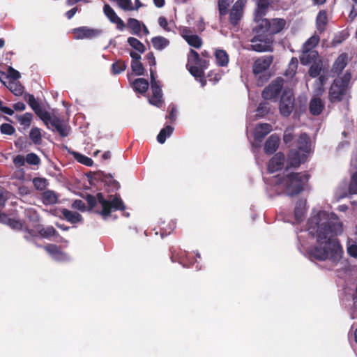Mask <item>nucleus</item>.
I'll list each match as a JSON object with an SVG mask.
<instances>
[{
    "mask_svg": "<svg viewBox=\"0 0 357 357\" xmlns=\"http://www.w3.org/2000/svg\"><path fill=\"white\" fill-rule=\"evenodd\" d=\"M128 27L131 29L134 35L139 36L142 31L141 22L135 18H129L127 22Z\"/></svg>",
    "mask_w": 357,
    "mask_h": 357,
    "instance_id": "nucleus-33",
    "label": "nucleus"
},
{
    "mask_svg": "<svg viewBox=\"0 0 357 357\" xmlns=\"http://www.w3.org/2000/svg\"><path fill=\"white\" fill-rule=\"evenodd\" d=\"M273 130L272 126L269 123H259L254 130V138L256 142H261L264 137Z\"/></svg>",
    "mask_w": 357,
    "mask_h": 357,
    "instance_id": "nucleus-16",
    "label": "nucleus"
},
{
    "mask_svg": "<svg viewBox=\"0 0 357 357\" xmlns=\"http://www.w3.org/2000/svg\"><path fill=\"white\" fill-rule=\"evenodd\" d=\"M188 70L197 80L204 75V70L196 66H190Z\"/></svg>",
    "mask_w": 357,
    "mask_h": 357,
    "instance_id": "nucleus-55",
    "label": "nucleus"
},
{
    "mask_svg": "<svg viewBox=\"0 0 357 357\" xmlns=\"http://www.w3.org/2000/svg\"><path fill=\"white\" fill-rule=\"evenodd\" d=\"M8 77L13 79L12 82H17V80L20 77V73L12 67H9L8 68Z\"/></svg>",
    "mask_w": 357,
    "mask_h": 357,
    "instance_id": "nucleus-59",
    "label": "nucleus"
},
{
    "mask_svg": "<svg viewBox=\"0 0 357 357\" xmlns=\"http://www.w3.org/2000/svg\"><path fill=\"white\" fill-rule=\"evenodd\" d=\"M319 54L317 51L303 48L302 54L300 56V61L303 65H308L317 60Z\"/></svg>",
    "mask_w": 357,
    "mask_h": 357,
    "instance_id": "nucleus-21",
    "label": "nucleus"
},
{
    "mask_svg": "<svg viewBox=\"0 0 357 357\" xmlns=\"http://www.w3.org/2000/svg\"><path fill=\"white\" fill-rule=\"evenodd\" d=\"M243 6L244 5L241 0H238L232 6L229 11V22L232 26L238 25L243 15Z\"/></svg>",
    "mask_w": 357,
    "mask_h": 357,
    "instance_id": "nucleus-11",
    "label": "nucleus"
},
{
    "mask_svg": "<svg viewBox=\"0 0 357 357\" xmlns=\"http://www.w3.org/2000/svg\"><path fill=\"white\" fill-rule=\"evenodd\" d=\"M73 32L75 34V39H92L100 36L102 33V30L91 29L87 26H81L74 29Z\"/></svg>",
    "mask_w": 357,
    "mask_h": 357,
    "instance_id": "nucleus-10",
    "label": "nucleus"
},
{
    "mask_svg": "<svg viewBox=\"0 0 357 357\" xmlns=\"http://www.w3.org/2000/svg\"><path fill=\"white\" fill-rule=\"evenodd\" d=\"M173 128L171 126H166L163 128L157 136V140L160 144H164L167 137L170 136L173 132Z\"/></svg>",
    "mask_w": 357,
    "mask_h": 357,
    "instance_id": "nucleus-36",
    "label": "nucleus"
},
{
    "mask_svg": "<svg viewBox=\"0 0 357 357\" xmlns=\"http://www.w3.org/2000/svg\"><path fill=\"white\" fill-rule=\"evenodd\" d=\"M301 164V154L298 150L291 149L287 159V169L289 168H297Z\"/></svg>",
    "mask_w": 357,
    "mask_h": 357,
    "instance_id": "nucleus-22",
    "label": "nucleus"
},
{
    "mask_svg": "<svg viewBox=\"0 0 357 357\" xmlns=\"http://www.w3.org/2000/svg\"><path fill=\"white\" fill-rule=\"evenodd\" d=\"M349 193L350 195L357 194V172H355L351 177V181L349 185Z\"/></svg>",
    "mask_w": 357,
    "mask_h": 357,
    "instance_id": "nucleus-51",
    "label": "nucleus"
},
{
    "mask_svg": "<svg viewBox=\"0 0 357 357\" xmlns=\"http://www.w3.org/2000/svg\"><path fill=\"white\" fill-rule=\"evenodd\" d=\"M351 74L346 72L341 77L335 79L331 84L328 91V100L332 104L340 102L344 100L349 101L351 98L349 91V84Z\"/></svg>",
    "mask_w": 357,
    "mask_h": 357,
    "instance_id": "nucleus-4",
    "label": "nucleus"
},
{
    "mask_svg": "<svg viewBox=\"0 0 357 357\" xmlns=\"http://www.w3.org/2000/svg\"><path fill=\"white\" fill-rule=\"evenodd\" d=\"M215 56L217 64L219 66H227L229 63V56L226 51L218 50L215 51Z\"/></svg>",
    "mask_w": 357,
    "mask_h": 357,
    "instance_id": "nucleus-32",
    "label": "nucleus"
},
{
    "mask_svg": "<svg viewBox=\"0 0 357 357\" xmlns=\"http://www.w3.org/2000/svg\"><path fill=\"white\" fill-rule=\"evenodd\" d=\"M26 213L30 221L36 222L39 221V215H38L36 211L29 209L26 211Z\"/></svg>",
    "mask_w": 357,
    "mask_h": 357,
    "instance_id": "nucleus-61",
    "label": "nucleus"
},
{
    "mask_svg": "<svg viewBox=\"0 0 357 357\" xmlns=\"http://www.w3.org/2000/svg\"><path fill=\"white\" fill-rule=\"evenodd\" d=\"M25 160L31 165H38L40 163V158L34 153H28L25 157Z\"/></svg>",
    "mask_w": 357,
    "mask_h": 357,
    "instance_id": "nucleus-53",
    "label": "nucleus"
},
{
    "mask_svg": "<svg viewBox=\"0 0 357 357\" xmlns=\"http://www.w3.org/2000/svg\"><path fill=\"white\" fill-rule=\"evenodd\" d=\"M24 96L28 105L43 121L49 119V112L42 108L33 94L25 93Z\"/></svg>",
    "mask_w": 357,
    "mask_h": 357,
    "instance_id": "nucleus-9",
    "label": "nucleus"
},
{
    "mask_svg": "<svg viewBox=\"0 0 357 357\" xmlns=\"http://www.w3.org/2000/svg\"><path fill=\"white\" fill-rule=\"evenodd\" d=\"M73 208L79 209L80 211H85L86 205L84 202L80 199H76L72 204Z\"/></svg>",
    "mask_w": 357,
    "mask_h": 357,
    "instance_id": "nucleus-62",
    "label": "nucleus"
},
{
    "mask_svg": "<svg viewBox=\"0 0 357 357\" xmlns=\"http://www.w3.org/2000/svg\"><path fill=\"white\" fill-rule=\"evenodd\" d=\"M75 158L81 164L84 165L87 167H91L93 164V161L91 158H89L79 153H74Z\"/></svg>",
    "mask_w": 357,
    "mask_h": 357,
    "instance_id": "nucleus-45",
    "label": "nucleus"
},
{
    "mask_svg": "<svg viewBox=\"0 0 357 357\" xmlns=\"http://www.w3.org/2000/svg\"><path fill=\"white\" fill-rule=\"evenodd\" d=\"M293 128H287L284 130V135H283V142L286 145L291 146L292 142L294 140L295 135L293 132Z\"/></svg>",
    "mask_w": 357,
    "mask_h": 357,
    "instance_id": "nucleus-47",
    "label": "nucleus"
},
{
    "mask_svg": "<svg viewBox=\"0 0 357 357\" xmlns=\"http://www.w3.org/2000/svg\"><path fill=\"white\" fill-rule=\"evenodd\" d=\"M294 106V98L292 96H288L283 94L281 96L280 101V114L285 117L289 116Z\"/></svg>",
    "mask_w": 357,
    "mask_h": 357,
    "instance_id": "nucleus-15",
    "label": "nucleus"
},
{
    "mask_svg": "<svg viewBox=\"0 0 357 357\" xmlns=\"http://www.w3.org/2000/svg\"><path fill=\"white\" fill-rule=\"evenodd\" d=\"M348 254L355 258H357V245H351L347 248Z\"/></svg>",
    "mask_w": 357,
    "mask_h": 357,
    "instance_id": "nucleus-64",
    "label": "nucleus"
},
{
    "mask_svg": "<svg viewBox=\"0 0 357 357\" xmlns=\"http://www.w3.org/2000/svg\"><path fill=\"white\" fill-rule=\"evenodd\" d=\"M131 68L136 75L140 76L144 74L145 69L144 68L142 63L140 61H132Z\"/></svg>",
    "mask_w": 357,
    "mask_h": 357,
    "instance_id": "nucleus-44",
    "label": "nucleus"
},
{
    "mask_svg": "<svg viewBox=\"0 0 357 357\" xmlns=\"http://www.w3.org/2000/svg\"><path fill=\"white\" fill-rule=\"evenodd\" d=\"M319 42V37L317 36H313L308 38L304 43L303 48L312 50L315 46L318 45Z\"/></svg>",
    "mask_w": 357,
    "mask_h": 357,
    "instance_id": "nucleus-52",
    "label": "nucleus"
},
{
    "mask_svg": "<svg viewBox=\"0 0 357 357\" xmlns=\"http://www.w3.org/2000/svg\"><path fill=\"white\" fill-rule=\"evenodd\" d=\"M283 79L278 77L263 90L261 96L265 100H271L277 98L283 88Z\"/></svg>",
    "mask_w": 357,
    "mask_h": 357,
    "instance_id": "nucleus-8",
    "label": "nucleus"
},
{
    "mask_svg": "<svg viewBox=\"0 0 357 357\" xmlns=\"http://www.w3.org/2000/svg\"><path fill=\"white\" fill-rule=\"evenodd\" d=\"M298 65V59L296 57H292L284 75L289 78H292L296 75Z\"/></svg>",
    "mask_w": 357,
    "mask_h": 357,
    "instance_id": "nucleus-34",
    "label": "nucleus"
},
{
    "mask_svg": "<svg viewBox=\"0 0 357 357\" xmlns=\"http://www.w3.org/2000/svg\"><path fill=\"white\" fill-rule=\"evenodd\" d=\"M231 3V0H218V12L220 18L228 13Z\"/></svg>",
    "mask_w": 357,
    "mask_h": 357,
    "instance_id": "nucleus-39",
    "label": "nucleus"
},
{
    "mask_svg": "<svg viewBox=\"0 0 357 357\" xmlns=\"http://www.w3.org/2000/svg\"><path fill=\"white\" fill-rule=\"evenodd\" d=\"M328 23L327 13L324 10H321L318 13L316 18V26L319 33H323Z\"/></svg>",
    "mask_w": 357,
    "mask_h": 357,
    "instance_id": "nucleus-27",
    "label": "nucleus"
},
{
    "mask_svg": "<svg viewBox=\"0 0 357 357\" xmlns=\"http://www.w3.org/2000/svg\"><path fill=\"white\" fill-rule=\"evenodd\" d=\"M103 12L112 23L119 17L113 8L107 3L104 5Z\"/></svg>",
    "mask_w": 357,
    "mask_h": 357,
    "instance_id": "nucleus-46",
    "label": "nucleus"
},
{
    "mask_svg": "<svg viewBox=\"0 0 357 357\" xmlns=\"http://www.w3.org/2000/svg\"><path fill=\"white\" fill-rule=\"evenodd\" d=\"M29 137L34 144H41L42 135L40 129L37 127L32 128L29 132Z\"/></svg>",
    "mask_w": 357,
    "mask_h": 357,
    "instance_id": "nucleus-38",
    "label": "nucleus"
},
{
    "mask_svg": "<svg viewBox=\"0 0 357 357\" xmlns=\"http://www.w3.org/2000/svg\"><path fill=\"white\" fill-rule=\"evenodd\" d=\"M319 80L321 82L319 86L314 90V95L312 96H317V97H320L323 95L324 92V77L323 76H321L319 77Z\"/></svg>",
    "mask_w": 357,
    "mask_h": 357,
    "instance_id": "nucleus-58",
    "label": "nucleus"
},
{
    "mask_svg": "<svg viewBox=\"0 0 357 357\" xmlns=\"http://www.w3.org/2000/svg\"><path fill=\"white\" fill-rule=\"evenodd\" d=\"M48 129L52 131H57L61 137H66L69 135L70 127L66 125L63 120L49 112V119L43 121Z\"/></svg>",
    "mask_w": 357,
    "mask_h": 357,
    "instance_id": "nucleus-7",
    "label": "nucleus"
},
{
    "mask_svg": "<svg viewBox=\"0 0 357 357\" xmlns=\"http://www.w3.org/2000/svg\"><path fill=\"white\" fill-rule=\"evenodd\" d=\"M270 111L269 103L267 102H260L257 109V115L259 117H264Z\"/></svg>",
    "mask_w": 357,
    "mask_h": 357,
    "instance_id": "nucleus-49",
    "label": "nucleus"
},
{
    "mask_svg": "<svg viewBox=\"0 0 357 357\" xmlns=\"http://www.w3.org/2000/svg\"><path fill=\"white\" fill-rule=\"evenodd\" d=\"M8 89L15 96H21L24 92V86L19 82H9Z\"/></svg>",
    "mask_w": 357,
    "mask_h": 357,
    "instance_id": "nucleus-41",
    "label": "nucleus"
},
{
    "mask_svg": "<svg viewBox=\"0 0 357 357\" xmlns=\"http://www.w3.org/2000/svg\"><path fill=\"white\" fill-rule=\"evenodd\" d=\"M13 162L16 167H20L25 165V158L22 155H17L14 157Z\"/></svg>",
    "mask_w": 357,
    "mask_h": 357,
    "instance_id": "nucleus-60",
    "label": "nucleus"
},
{
    "mask_svg": "<svg viewBox=\"0 0 357 357\" xmlns=\"http://www.w3.org/2000/svg\"><path fill=\"white\" fill-rule=\"evenodd\" d=\"M158 23H159V25L164 30L167 31H170V29L168 27V22L165 17H163V16L160 17L158 19Z\"/></svg>",
    "mask_w": 357,
    "mask_h": 357,
    "instance_id": "nucleus-63",
    "label": "nucleus"
},
{
    "mask_svg": "<svg viewBox=\"0 0 357 357\" xmlns=\"http://www.w3.org/2000/svg\"><path fill=\"white\" fill-rule=\"evenodd\" d=\"M285 162L284 154L282 152L276 153L268 161V171L274 173L283 169Z\"/></svg>",
    "mask_w": 357,
    "mask_h": 357,
    "instance_id": "nucleus-13",
    "label": "nucleus"
},
{
    "mask_svg": "<svg viewBox=\"0 0 357 357\" xmlns=\"http://www.w3.org/2000/svg\"><path fill=\"white\" fill-rule=\"evenodd\" d=\"M0 131L3 135H11L15 132V129L9 123H3L0 126Z\"/></svg>",
    "mask_w": 357,
    "mask_h": 357,
    "instance_id": "nucleus-56",
    "label": "nucleus"
},
{
    "mask_svg": "<svg viewBox=\"0 0 357 357\" xmlns=\"http://www.w3.org/2000/svg\"><path fill=\"white\" fill-rule=\"evenodd\" d=\"M255 36L250 40V50L257 52H273V38L264 33L259 31L255 26L252 29Z\"/></svg>",
    "mask_w": 357,
    "mask_h": 357,
    "instance_id": "nucleus-6",
    "label": "nucleus"
},
{
    "mask_svg": "<svg viewBox=\"0 0 357 357\" xmlns=\"http://www.w3.org/2000/svg\"><path fill=\"white\" fill-rule=\"evenodd\" d=\"M16 119L22 126V128L23 130H26L31 124L33 114L30 112H26L22 115L17 116Z\"/></svg>",
    "mask_w": 357,
    "mask_h": 357,
    "instance_id": "nucleus-30",
    "label": "nucleus"
},
{
    "mask_svg": "<svg viewBox=\"0 0 357 357\" xmlns=\"http://www.w3.org/2000/svg\"><path fill=\"white\" fill-rule=\"evenodd\" d=\"M271 3V0H257V9L255 11V20L264 18L266 15L268 8Z\"/></svg>",
    "mask_w": 357,
    "mask_h": 357,
    "instance_id": "nucleus-24",
    "label": "nucleus"
},
{
    "mask_svg": "<svg viewBox=\"0 0 357 357\" xmlns=\"http://www.w3.org/2000/svg\"><path fill=\"white\" fill-rule=\"evenodd\" d=\"M310 174L306 172L290 173L278 178L276 184L282 185L287 195L293 197L303 191L304 186L308 182Z\"/></svg>",
    "mask_w": 357,
    "mask_h": 357,
    "instance_id": "nucleus-3",
    "label": "nucleus"
},
{
    "mask_svg": "<svg viewBox=\"0 0 357 357\" xmlns=\"http://www.w3.org/2000/svg\"><path fill=\"white\" fill-rule=\"evenodd\" d=\"M287 22L283 18H259L256 20V26L259 31L267 36H273L281 32L285 27Z\"/></svg>",
    "mask_w": 357,
    "mask_h": 357,
    "instance_id": "nucleus-5",
    "label": "nucleus"
},
{
    "mask_svg": "<svg viewBox=\"0 0 357 357\" xmlns=\"http://www.w3.org/2000/svg\"><path fill=\"white\" fill-rule=\"evenodd\" d=\"M185 41L188 43L190 46L197 49L200 48L203 43L202 38L196 34H193L191 35L190 37H188Z\"/></svg>",
    "mask_w": 357,
    "mask_h": 357,
    "instance_id": "nucleus-42",
    "label": "nucleus"
},
{
    "mask_svg": "<svg viewBox=\"0 0 357 357\" xmlns=\"http://www.w3.org/2000/svg\"><path fill=\"white\" fill-rule=\"evenodd\" d=\"M126 68V64L124 61L119 60L112 65V71L114 75L120 74Z\"/></svg>",
    "mask_w": 357,
    "mask_h": 357,
    "instance_id": "nucleus-48",
    "label": "nucleus"
},
{
    "mask_svg": "<svg viewBox=\"0 0 357 357\" xmlns=\"http://www.w3.org/2000/svg\"><path fill=\"white\" fill-rule=\"evenodd\" d=\"M280 139L277 134H272L264 144V150L266 154L271 155L278 149Z\"/></svg>",
    "mask_w": 357,
    "mask_h": 357,
    "instance_id": "nucleus-18",
    "label": "nucleus"
},
{
    "mask_svg": "<svg viewBox=\"0 0 357 357\" xmlns=\"http://www.w3.org/2000/svg\"><path fill=\"white\" fill-rule=\"evenodd\" d=\"M296 147L298 151L309 153L311 149V140L306 133H301L296 141Z\"/></svg>",
    "mask_w": 357,
    "mask_h": 357,
    "instance_id": "nucleus-23",
    "label": "nucleus"
},
{
    "mask_svg": "<svg viewBox=\"0 0 357 357\" xmlns=\"http://www.w3.org/2000/svg\"><path fill=\"white\" fill-rule=\"evenodd\" d=\"M45 250L54 257L62 255L63 253L59 246L55 244H47L44 246Z\"/></svg>",
    "mask_w": 357,
    "mask_h": 357,
    "instance_id": "nucleus-40",
    "label": "nucleus"
},
{
    "mask_svg": "<svg viewBox=\"0 0 357 357\" xmlns=\"http://www.w3.org/2000/svg\"><path fill=\"white\" fill-rule=\"evenodd\" d=\"M151 43L153 47L157 50H162L169 44V41L162 36H155L152 38Z\"/></svg>",
    "mask_w": 357,
    "mask_h": 357,
    "instance_id": "nucleus-31",
    "label": "nucleus"
},
{
    "mask_svg": "<svg viewBox=\"0 0 357 357\" xmlns=\"http://www.w3.org/2000/svg\"><path fill=\"white\" fill-rule=\"evenodd\" d=\"M322 70V62L321 60L312 63L311 66L309 68L308 74L311 77H317L319 75Z\"/></svg>",
    "mask_w": 357,
    "mask_h": 357,
    "instance_id": "nucleus-35",
    "label": "nucleus"
},
{
    "mask_svg": "<svg viewBox=\"0 0 357 357\" xmlns=\"http://www.w3.org/2000/svg\"><path fill=\"white\" fill-rule=\"evenodd\" d=\"M348 62V55L347 53H342L335 61L331 72L336 75H340L344 69Z\"/></svg>",
    "mask_w": 357,
    "mask_h": 357,
    "instance_id": "nucleus-20",
    "label": "nucleus"
},
{
    "mask_svg": "<svg viewBox=\"0 0 357 357\" xmlns=\"http://www.w3.org/2000/svg\"><path fill=\"white\" fill-rule=\"evenodd\" d=\"M35 228L39 235L45 238H50L52 236H59V233L53 226L44 227L43 225L38 224L35 226Z\"/></svg>",
    "mask_w": 357,
    "mask_h": 357,
    "instance_id": "nucleus-25",
    "label": "nucleus"
},
{
    "mask_svg": "<svg viewBox=\"0 0 357 357\" xmlns=\"http://www.w3.org/2000/svg\"><path fill=\"white\" fill-rule=\"evenodd\" d=\"M6 223L12 229L15 230H22L23 229V222L19 220L10 218L6 216Z\"/></svg>",
    "mask_w": 357,
    "mask_h": 357,
    "instance_id": "nucleus-50",
    "label": "nucleus"
},
{
    "mask_svg": "<svg viewBox=\"0 0 357 357\" xmlns=\"http://www.w3.org/2000/svg\"><path fill=\"white\" fill-rule=\"evenodd\" d=\"M307 229L317 238V245L311 247L307 253L310 258L324 261L329 258L337 262L342 258V248L335 238L342 232V223L335 213L320 211L307 221Z\"/></svg>",
    "mask_w": 357,
    "mask_h": 357,
    "instance_id": "nucleus-1",
    "label": "nucleus"
},
{
    "mask_svg": "<svg viewBox=\"0 0 357 357\" xmlns=\"http://www.w3.org/2000/svg\"><path fill=\"white\" fill-rule=\"evenodd\" d=\"M149 86L148 80L144 78L135 79L132 83L133 89L141 94H144L147 91Z\"/></svg>",
    "mask_w": 357,
    "mask_h": 357,
    "instance_id": "nucleus-28",
    "label": "nucleus"
},
{
    "mask_svg": "<svg viewBox=\"0 0 357 357\" xmlns=\"http://www.w3.org/2000/svg\"><path fill=\"white\" fill-rule=\"evenodd\" d=\"M84 199L88 204V210L94 211L103 219H107L112 211H123L126 209V206L119 195H109V199H107L102 192H98L96 196L87 194Z\"/></svg>",
    "mask_w": 357,
    "mask_h": 357,
    "instance_id": "nucleus-2",
    "label": "nucleus"
},
{
    "mask_svg": "<svg viewBox=\"0 0 357 357\" xmlns=\"http://www.w3.org/2000/svg\"><path fill=\"white\" fill-rule=\"evenodd\" d=\"M92 178L104 182L106 185L113 190H119L120 188L119 183L114 179L110 174H106L103 172H97L93 174Z\"/></svg>",
    "mask_w": 357,
    "mask_h": 357,
    "instance_id": "nucleus-14",
    "label": "nucleus"
},
{
    "mask_svg": "<svg viewBox=\"0 0 357 357\" xmlns=\"http://www.w3.org/2000/svg\"><path fill=\"white\" fill-rule=\"evenodd\" d=\"M325 109V102L320 97L312 96L309 103V112L313 116L320 115Z\"/></svg>",
    "mask_w": 357,
    "mask_h": 357,
    "instance_id": "nucleus-17",
    "label": "nucleus"
},
{
    "mask_svg": "<svg viewBox=\"0 0 357 357\" xmlns=\"http://www.w3.org/2000/svg\"><path fill=\"white\" fill-rule=\"evenodd\" d=\"M61 212L64 218L72 224H76L82 220V216L77 212L71 211L67 208H63Z\"/></svg>",
    "mask_w": 357,
    "mask_h": 357,
    "instance_id": "nucleus-29",
    "label": "nucleus"
},
{
    "mask_svg": "<svg viewBox=\"0 0 357 357\" xmlns=\"http://www.w3.org/2000/svg\"><path fill=\"white\" fill-rule=\"evenodd\" d=\"M117 2L119 8L123 10H133L134 7L132 5L131 0H111Z\"/></svg>",
    "mask_w": 357,
    "mask_h": 357,
    "instance_id": "nucleus-54",
    "label": "nucleus"
},
{
    "mask_svg": "<svg viewBox=\"0 0 357 357\" xmlns=\"http://www.w3.org/2000/svg\"><path fill=\"white\" fill-rule=\"evenodd\" d=\"M128 43L139 53H144L145 52V46L136 38L129 37L128 38Z\"/></svg>",
    "mask_w": 357,
    "mask_h": 357,
    "instance_id": "nucleus-37",
    "label": "nucleus"
},
{
    "mask_svg": "<svg viewBox=\"0 0 357 357\" xmlns=\"http://www.w3.org/2000/svg\"><path fill=\"white\" fill-rule=\"evenodd\" d=\"M152 95L149 98V102L156 107H160L162 103V92L159 84L151 85Z\"/></svg>",
    "mask_w": 357,
    "mask_h": 357,
    "instance_id": "nucleus-19",
    "label": "nucleus"
},
{
    "mask_svg": "<svg viewBox=\"0 0 357 357\" xmlns=\"http://www.w3.org/2000/svg\"><path fill=\"white\" fill-rule=\"evenodd\" d=\"M273 61L272 55L264 56L257 59L253 64L252 71L255 75H259L268 69Z\"/></svg>",
    "mask_w": 357,
    "mask_h": 357,
    "instance_id": "nucleus-12",
    "label": "nucleus"
},
{
    "mask_svg": "<svg viewBox=\"0 0 357 357\" xmlns=\"http://www.w3.org/2000/svg\"><path fill=\"white\" fill-rule=\"evenodd\" d=\"M200 59V55L197 52L192 49L190 50L188 59V63H193L194 64H197Z\"/></svg>",
    "mask_w": 357,
    "mask_h": 357,
    "instance_id": "nucleus-57",
    "label": "nucleus"
},
{
    "mask_svg": "<svg viewBox=\"0 0 357 357\" xmlns=\"http://www.w3.org/2000/svg\"><path fill=\"white\" fill-rule=\"evenodd\" d=\"M306 200L299 199L295 206L294 216L297 222H300L303 221V219L306 213Z\"/></svg>",
    "mask_w": 357,
    "mask_h": 357,
    "instance_id": "nucleus-26",
    "label": "nucleus"
},
{
    "mask_svg": "<svg viewBox=\"0 0 357 357\" xmlns=\"http://www.w3.org/2000/svg\"><path fill=\"white\" fill-rule=\"evenodd\" d=\"M43 202L46 204H53L57 202L56 194L51 190L44 192L43 195Z\"/></svg>",
    "mask_w": 357,
    "mask_h": 357,
    "instance_id": "nucleus-43",
    "label": "nucleus"
}]
</instances>
